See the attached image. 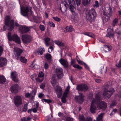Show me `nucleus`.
Here are the masks:
<instances>
[{"instance_id": "9", "label": "nucleus", "mask_w": 121, "mask_h": 121, "mask_svg": "<svg viewBox=\"0 0 121 121\" xmlns=\"http://www.w3.org/2000/svg\"><path fill=\"white\" fill-rule=\"evenodd\" d=\"M14 102L16 106H18L22 103V99L19 96H17L15 97L14 99Z\"/></svg>"}, {"instance_id": "49", "label": "nucleus", "mask_w": 121, "mask_h": 121, "mask_svg": "<svg viewBox=\"0 0 121 121\" xmlns=\"http://www.w3.org/2000/svg\"><path fill=\"white\" fill-rule=\"evenodd\" d=\"M53 50V48L52 46H50L48 48V51L49 52H51Z\"/></svg>"}, {"instance_id": "37", "label": "nucleus", "mask_w": 121, "mask_h": 121, "mask_svg": "<svg viewBox=\"0 0 121 121\" xmlns=\"http://www.w3.org/2000/svg\"><path fill=\"white\" fill-rule=\"evenodd\" d=\"M21 61L22 62L26 63L27 62V59L24 57H21L20 58Z\"/></svg>"}, {"instance_id": "5", "label": "nucleus", "mask_w": 121, "mask_h": 121, "mask_svg": "<svg viewBox=\"0 0 121 121\" xmlns=\"http://www.w3.org/2000/svg\"><path fill=\"white\" fill-rule=\"evenodd\" d=\"M69 3V7L71 11L73 14V15L75 17H77V14L75 12V3L74 0H72L71 1L70 0H68Z\"/></svg>"}, {"instance_id": "58", "label": "nucleus", "mask_w": 121, "mask_h": 121, "mask_svg": "<svg viewBox=\"0 0 121 121\" xmlns=\"http://www.w3.org/2000/svg\"><path fill=\"white\" fill-rule=\"evenodd\" d=\"M44 66L45 69H47L48 68V65L47 63H45L44 64Z\"/></svg>"}, {"instance_id": "27", "label": "nucleus", "mask_w": 121, "mask_h": 121, "mask_svg": "<svg viewBox=\"0 0 121 121\" xmlns=\"http://www.w3.org/2000/svg\"><path fill=\"white\" fill-rule=\"evenodd\" d=\"M65 29L66 31L68 32H71L73 30L72 26H67L65 27Z\"/></svg>"}, {"instance_id": "33", "label": "nucleus", "mask_w": 121, "mask_h": 121, "mask_svg": "<svg viewBox=\"0 0 121 121\" xmlns=\"http://www.w3.org/2000/svg\"><path fill=\"white\" fill-rule=\"evenodd\" d=\"M50 40V39L48 37H46L45 38V43L46 46L47 47L49 46V44L48 43V42Z\"/></svg>"}, {"instance_id": "38", "label": "nucleus", "mask_w": 121, "mask_h": 121, "mask_svg": "<svg viewBox=\"0 0 121 121\" xmlns=\"http://www.w3.org/2000/svg\"><path fill=\"white\" fill-rule=\"evenodd\" d=\"M28 104V102H27L24 105L23 107V111L26 112L27 111V106Z\"/></svg>"}, {"instance_id": "41", "label": "nucleus", "mask_w": 121, "mask_h": 121, "mask_svg": "<svg viewBox=\"0 0 121 121\" xmlns=\"http://www.w3.org/2000/svg\"><path fill=\"white\" fill-rule=\"evenodd\" d=\"M45 57L47 60H50L51 59V56L50 54L47 53L45 54Z\"/></svg>"}, {"instance_id": "16", "label": "nucleus", "mask_w": 121, "mask_h": 121, "mask_svg": "<svg viewBox=\"0 0 121 121\" xmlns=\"http://www.w3.org/2000/svg\"><path fill=\"white\" fill-rule=\"evenodd\" d=\"M56 74L59 78H61L63 75V69L61 68H57L56 69Z\"/></svg>"}, {"instance_id": "22", "label": "nucleus", "mask_w": 121, "mask_h": 121, "mask_svg": "<svg viewBox=\"0 0 121 121\" xmlns=\"http://www.w3.org/2000/svg\"><path fill=\"white\" fill-rule=\"evenodd\" d=\"M7 63V60L4 58L2 57L0 58V67L5 65Z\"/></svg>"}, {"instance_id": "24", "label": "nucleus", "mask_w": 121, "mask_h": 121, "mask_svg": "<svg viewBox=\"0 0 121 121\" xmlns=\"http://www.w3.org/2000/svg\"><path fill=\"white\" fill-rule=\"evenodd\" d=\"M104 114L103 113H101L98 115L96 118V121H103V117Z\"/></svg>"}, {"instance_id": "44", "label": "nucleus", "mask_w": 121, "mask_h": 121, "mask_svg": "<svg viewBox=\"0 0 121 121\" xmlns=\"http://www.w3.org/2000/svg\"><path fill=\"white\" fill-rule=\"evenodd\" d=\"M37 88V86H36V87L35 88V89L33 90H32V92L31 93V94H33L34 95H35L36 94V92L37 91L36 89Z\"/></svg>"}, {"instance_id": "51", "label": "nucleus", "mask_w": 121, "mask_h": 121, "mask_svg": "<svg viewBox=\"0 0 121 121\" xmlns=\"http://www.w3.org/2000/svg\"><path fill=\"white\" fill-rule=\"evenodd\" d=\"M117 110L116 109H115L113 110L111 113L110 114V115H112L116 113L117 112Z\"/></svg>"}, {"instance_id": "32", "label": "nucleus", "mask_w": 121, "mask_h": 121, "mask_svg": "<svg viewBox=\"0 0 121 121\" xmlns=\"http://www.w3.org/2000/svg\"><path fill=\"white\" fill-rule=\"evenodd\" d=\"M44 78H41L38 76L36 79V81L37 82H41L44 80Z\"/></svg>"}, {"instance_id": "34", "label": "nucleus", "mask_w": 121, "mask_h": 121, "mask_svg": "<svg viewBox=\"0 0 121 121\" xmlns=\"http://www.w3.org/2000/svg\"><path fill=\"white\" fill-rule=\"evenodd\" d=\"M100 71L101 72L100 73H102L103 72L105 73H106L107 71V68H104L103 66L101 67L100 69Z\"/></svg>"}, {"instance_id": "64", "label": "nucleus", "mask_w": 121, "mask_h": 121, "mask_svg": "<svg viewBox=\"0 0 121 121\" xmlns=\"http://www.w3.org/2000/svg\"><path fill=\"white\" fill-rule=\"evenodd\" d=\"M21 119L22 121H27V120H26V118L25 117H23Z\"/></svg>"}, {"instance_id": "46", "label": "nucleus", "mask_w": 121, "mask_h": 121, "mask_svg": "<svg viewBox=\"0 0 121 121\" xmlns=\"http://www.w3.org/2000/svg\"><path fill=\"white\" fill-rule=\"evenodd\" d=\"M44 74L43 73L40 72L39 73L38 76L41 78H44Z\"/></svg>"}, {"instance_id": "14", "label": "nucleus", "mask_w": 121, "mask_h": 121, "mask_svg": "<svg viewBox=\"0 0 121 121\" xmlns=\"http://www.w3.org/2000/svg\"><path fill=\"white\" fill-rule=\"evenodd\" d=\"M30 30V28L27 26H21L19 29V30L21 33L26 32Z\"/></svg>"}, {"instance_id": "18", "label": "nucleus", "mask_w": 121, "mask_h": 121, "mask_svg": "<svg viewBox=\"0 0 121 121\" xmlns=\"http://www.w3.org/2000/svg\"><path fill=\"white\" fill-rule=\"evenodd\" d=\"M112 48L110 45H106L104 46L101 48L102 52L104 53H106L111 51Z\"/></svg>"}, {"instance_id": "29", "label": "nucleus", "mask_w": 121, "mask_h": 121, "mask_svg": "<svg viewBox=\"0 0 121 121\" xmlns=\"http://www.w3.org/2000/svg\"><path fill=\"white\" fill-rule=\"evenodd\" d=\"M54 43L59 46H63L64 45L63 43L59 41H55Z\"/></svg>"}, {"instance_id": "3", "label": "nucleus", "mask_w": 121, "mask_h": 121, "mask_svg": "<svg viewBox=\"0 0 121 121\" xmlns=\"http://www.w3.org/2000/svg\"><path fill=\"white\" fill-rule=\"evenodd\" d=\"M103 15L106 16V17L103 18V22L104 23L107 24L106 23L108 22L110 20V17L112 15V10L111 8L108 6H105L103 9Z\"/></svg>"}, {"instance_id": "25", "label": "nucleus", "mask_w": 121, "mask_h": 121, "mask_svg": "<svg viewBox=\"0 0 121 121\" xmlns=\"http://www.w3.org/2000/svg\"><path fill=\"white\" fill-rule=\"evenodd\" d=\"M44 51L45 49L43 47H40L38 49V53L39 54L41 55L43 54V52Z\"/></svg>"}, {"instance_id": "48", "label": "nucleus", "mask_w": 121, "mask_h": 121, "mask_svg": "<svg viewBox=\"0 0 121 121\" xmlns=\"http://www.w3.org/2000/svg\"><path fill=\"white\" fill-rule=\"evenodd\" d=\"M118 19L117 18H115L113 21V26H114L118 22Z\"/></svg>"}, {"instance_id": "2", "label": "nucleus", "mask_w": 121, "mask_h": 121, "mask_svg": "<svg viewBox=\"0 0 121 121\" xmlns=\"http://www.w3.org/2000/svg\"><path fill=\"white\" fill-rule=\"evenodd\" d=\"M9 41V44L11 48H14V54L17 56L18 58L20 55L21 54L22 52V50L17 47L14 48V45L13 44L10 43V42L13 40L17 43L19 44L21 43V41L20 38L17 35L15 34H14L12 36L11 32H9L7 35Z\"/></svg>"}, {"instance_id": "50", "label": "nucleus", "mask_w": 121, "mask_h": 121, "mask_svg": "<svg viewBox=\"0 0 121 121\" xmlns=\"http://www.w3.org/2000/svg\"><path fill=\"white\" fill-rule=\"evenodd\" d=\"M45 86V82H43L40 85V87L41 89H43L44 88Z\"/></svg>"}, {"instance_id": "8", "label": "nucleus", "mask_w": 121, "mask_h": 121, "mask_svg": "<svg viewBox=\"0 0 121 121\" xmlns=\"http://www.w3.org/2000/svg\"><path fill=\"white\" fill-rule=\"evenodd\" d=\"M53 90L57 95L58 97H60L62 93V90L61 88L58 85H57L54 87Z\"/></svg>"}, {"instance_id": "61", "label": "nucleus", "mask_w": 121, "mask_h": 121, "mask_svg": "<svg viewBox=\"0 0 121 121\" xmlns=\"http://www.w3.org/2000/svg\"><path fill=\"white\" fill-rule=\"evenodd\" d=\"M30 94L29 93H26L25 94L26 97L27 98L29 97L30 96Z\"/></svg>"}, {"instance_id": "21", "label": "nucleus", "mask_w": 121, "mask_h": 121, "mask_svg": "<svg viewBox=\"0 0 121 121\" xmlns=\"http://www.w3.org/2000/svg\"><path fill=\"white\" fill-rule=\"evenodd\" d=\"M113 30L111 27H109L107 30V35H106L107 37L110 38L112 37L113 36V34L112 32Z\"/></svg>"}, {"instance_id": "17", "label": "nucleus", "mask_w": 121, "mask_h": 121, "mask_svg": "<svg viewBox=\"0 0 121 121\" xmlns=\"http://www.w3.org/2000/svg\"><path fill=\"white\" fill-rule=\"evenodd\" d=\"M19 87L17 84H15L12 86L10 89L12 93H15L18 92Z\"/></svg>"}, {"instance_id": "63", "label": "nucleus", "mask_w": 121, "mask_h": 121, "mask_svg": "<svg viewBox=\"0 0 121 121\" xmlns=\"http://www.w3.org/2000/svg\"><path fill=\"white\" fill-rule=\"evenodd\" d=\"M75 63V61L74 60L71 59V65H73Z\"/></svg>"}, {"instance_id": "53", "label": "nucleus", "mask_w": 121, "mask_h": 121, "mask_svg": "<svg viewBox=\"0 0 121 121\" xmlns=\"http://www.w3.org/2000/svg\"><path fill=\"white\" fill-rule=\"evenodd\" d=\"M38 96L39 98H42L44 96V95L43 93H41L39 94Z\"/></svg>"}, {"instance_id": "10", "label": "nucleus", "mask_w": 121, "mask_h": 121, "mask_svg": "<svg viewBox=\"0 0 121 121\" xmlns=\"http://www.w3.org/2000/svg\"><path fill=\"white\" fill-rule=\"evenodd\" d=\"M62 3L60 4V9L63 12L66 11V8L68 6L67 4L68 0H62Z\"/></svg>"}, {"instance_id": "42", "label": "nucleus", "mask_w": 121, "mask_h": 121, "mask_svg": "<svg viewBox=\"0 0 121 121\" xmlns=\"http://www.w3.org/2000/svg\"><path fill=\"white\" fill-rule=\"evenodd\" d=\"M42 101L43 102H46L48 103H49L52 102V101L49 99H42Z\"/></svg>"}, {"instance_id": "35", "label": "nucleus", "mask_w": 121, "mask_h": 121, "mask_svg": "<svg viewBox=\"0 0 121 121\" xmlns=\"http://www.w3.org/2000/svg\"><path fill=\"white\" fill-rule=\"evenodd\" d=\"M99 6V4L98 2L97 1H95V2L94 4L93 5V6L94 8H97Z\"/></svg>"}, {"instance_id": "4", "label": "nucleus", "mask_w": 121, "mask_h": 121, "mask_svg": "<svg viewBox=\"0 0 121 121\" xmlns=\"http://www.w3.org/2000/svg\"><path fill=\"white\" fill-rule=\"evenodd\" d=\"M10 17L8 16H6L5 18V24L9 31L12 30L14 28V21L13 20L10 21Z\"/></svg>"}, {"instance_id": "30", "label": "nucleus", "mask_w": 121, "mask_h": 121, "mask_svg": "<svg viewBox=\"0 0 121 121\" xmlns=\"http://www.w3.org/2000/svg\"><path fill=\"white\" fill-rule=\"evenodd\" d=\"M67 95L66 94L64 95V93L63 96L61 98V100L62 102L65 103L66 102V98L67 97Z\"/></svg>"}, {"instance_id": "62", "label": "nucleus", "mask_w": 121, "mask_h": 121, "mask_svg": "<svg viewBox=\"0 0 121 121\" xmlns=\"http://www.w3.org/2000/svg\"><path fill=\"white\" fill-rule=\"evenodd\" d=\"M116 104V102L115 101L113 103H112L110 105L111 107H112L113 106H114Z\"/></svg>"}, {"instance_id": "60", "label": "nucleus", "mask_w": 121, "mask_h": 121, "mask_svg": "<svg viewBox=\"0 0 121 121\" xmlns=\"http://www.w3.org/2000/svg\"><path fill=\"white\" fill-rule=\"evenodd\" d=\"M49 23L51 26H52L53 27H55V25L54 23L53 22H50Z\"/></svg>"}, {"instance_id": "54", "label": "nucleus", "mask_w": 121, "mask_h": 121, "mask_svg": "<svg viewBox=\"0 0 121 121\" xmlns=\"http://www.w3.org/2000/svg\"><path fill=\"white\" fill-rule=\"evenodd\" d=\"M53 18L56 21L59 22L60 21V19L57 17H53Z\"/></svg>"}, {"instance_id": "20", "label": "nucleus", "mask_w": 121, "mask_h": 121, "mask_svg": "<svg viewBox=\"0 0 121 121\" xmlns=\"http://www.w3.org/2000/svg\"><path fill=\"white\" fill-rule=\"evenodd\" d=\"M17 74L16 72H12L11 75V77L14 81L17 82L18 80L17 79Z\"/></svg>"}, {"instance_id": "7", "label": "nucleus", "mask_w": 121, "mask_h": 121, "mask_svg": "<svg viewBox=\"0 0 121 121\" xmlns=\"http://www.w3.org/2000/svg\"><path fill=\"white\" fill-rule=\"evenodd\" d=\"M88 19L91 21L94 20L96 16V13L95 10L92 9L89 11V12L88 14Z\"/></svg>"}, {"instance_id": "15", "label": "nucleus", "mask_w": 121, "mask_h": 121, "mask_svg": "<svg viewBox=\"0 0 121 121\" xmlns=\"http://www.w3.org/2000/svg\"><path fill=\"white\" fill-rule=\"evenodd\" d=\"M84 96L82 94H80L78 96H76L75 97V100L79 103L81 104L83 102L84 99Z\"/></svg>"}, {"instance_id": "43", "label": "nucleus", "mask_w": 121, "mask_h": 121, "mask_svg": "<svg viewBox=\"0 0 121 121\" xmlns=\"http://www.w3.org/2000/svg\"><path fill=\"white\" fill-rule=\"evenodd\" d=\"M32 67V69H33V68H34V69H38L39 68V66L37 65H35L34 66H33V65L32 64L30 66V67Z\"/></svg>"}, {"instance_id": "39", "label": "nucleus", "mask_w": 121, "mask_h": 121, "mask_svg": "<svg viewBox=\"0 0 121 121\" xmlns=\"http://www.w3.org/2000/svg\"><path fill=\"white\" fill-rule=\"evenodd\" d=\"M79 120L80 121H84L85 118L83 115H79Z\"/></svg>"}, {"instance_id": "31", "label": "nucleus", "mask_w": 121, "mask_h": 121, "mask_svg": "<svg viewBox=\"0 0 121 121\" xmlns=\"http://www.w3.org/2000/svg\"><path fill=\"white\" fill-rule=\"evenodd\" d=\"M70 87L69 85V84H68V86L67 87L65 91L64 92V95H65V94H66L67 95L69 93V91L70 89Z\"/></svg>"}, {"instance_id": "40", "label": "nucleus", "mask_w": 121, "mask_h": 121, "mask_svg": "<svg viewBox=\"0 0 121 121\" xmlns=\"http://www.w3.org/2000/svg\"><path fill=\"white\" fill-rule=\"evenodd\" d=\"M73 66L74 68H77L79 70L82 69V67L78 64H75L73 65Z\"/></svg>"}, {"instance_id": "23", "label": "nucleus", "mask_w": 121, "mask_h": 121, "mask_svg": "<svg viewBox=\"0 0 121 121\" xmlns=\"http://www.w3.org/2000/svg\"><path fill=\"white\" fill-rule=\"evenodd\" d=\"M51 82L52 86H55L57 85V82L55 77L54 76H52L51 79Z\"/></svg>"}, {"instance_id": "1", "label": "nucleus", "mask_w": 121, "mask_h": 121, "mask_svg": "<svg viewBox=\"0 0 121 121\" xmlns=\"http://www.w3.org/2000/svg\"><path fill=\"white\" fill-rule=\"evenodd\" d=\"M100 96L99 93L96 95L95 98L92 100L90 110L92 113L95 112L96 109L106 108L107 107L106 104L101 100Z\"/></svg>"}, {"instance_id": "19", "label": "nucleus", "mask_w": 121, "mask_h": 121, "mask_svg": "<svg viewBox=\"0 0 121 121\" xmlns=\"http://www.w3.org/2000/svg\"><path fill=\"white\" fill-rule=\"evenodd\" d=\"M60 63L65 68H67L68 67V62L66 60L64 59H60L59 60Z\"/></svg>"}, {"instance_id": "59", "label": "nucleus", "mask_w": 121, "mask_h": 121, "mask_svg": "<svg viewBox=\"0 0 121 121\" xmlns=\"http://www.w3.org/2000/svg\"><path fill=\"white\" fill-rule=\"evenodd\" d=\"M78 56H77L76 58H77V61H78V64H82V65L83 64V62L82 61L78 60Z\"/></svg>"}, {"instance_id": "47", "label": "nucleus", "mask_w": 121, "mask_h": 121, "mask_svg": "<svg viewBox=\"0 0 121 121\" xmlns=\"http://www.w3.org/2000/svg\"><path fill=\"white\" fill-rule=\"evenodd\" d=\"M73 119L70 117H67L65 120V121H73Z\"/></svg>"}, {"instance_id": "11", "label": "nucleus", "mask_w": 121, "mask_h": 121, "mask_svg": "<svg viewBox=\"0 0 121 121\" xmlns=\"http://www.w3.org/2000/svg\"><path fill=\"white\" fill-rule=\"evenodd\" d=\"M32 38L29 35H24L22 36V39L23 42L25 43H29L31 41Z\"/></svg>"}, {"instance_id": "26", "label": "nucleus", "mask_w": 121, "mask_h": 121, "mask_svg": "<svg viewBox=\"0 0 121 121\" xmlns=\"http://www.w3.org/2000/svg\"><path fill=\"white\" fill-rule=\"evenodd\" d=\"M6 79L5 77L3 75L0 76V82L2 84H4L6 81Z\"/></svg>"}, {"instance_id": "12", "label": "nucleus", "mask_w": 121, "mask_h": 121, "mask_svg": "<svg viewBox=\"0 0 121 121\" xmlns=\"http://www.w3.org/2000/svg\"><path fill=\"white\" fill-rule=\"evenodd\" d=\"M20 5L21 13V14L23 16H26L28 15V13L29 11L28 7H25L24 6L22 7L20 4Z\"/></svg>"}, {"instance_id": "55", "label": "nucleus", "mask_w": 121, "mask_h": 121, "mask_svg": "<svg viewBox=\"0 0 121 121\" xmlns=\"http://www.w3.org/2000/svg\"><path fill=\"white\" fill-rule=\"evenodd\" d=\"M3 45L2 46H0V56L3 52Z\"/></svg>"}, {"instance_id": "57", "label": "nucleus", "mask_w": 121, "mask_h": 121, "mask_svg": "<svg viewBox=\"0 0 121 121\" xmlns=\"http://www.w3.org/2000/svg\"><path fill=\"white\" fill-rule=\"evenodd\" d=\"M78 6L80 5L81 0H75Z\"/></svg>"}, {"instance_id": "45", "label": "nucleus", "mask_w": 121, "mask_h": 121, "mask_svg": "<svg viewBox=\"0 0 121 121\" xmlns=\"http://www.w3.org/2000/svg\"><path fill=\"white\" fill-rule=\"evenodd\" d=\"M37 75L35 74H34L31 75V79L33 80H36V78Z\"/></svg>"}, {"instance_id": "13", "label": "nucleus", "mask_w": 121, "mask_h": 121, "mask_svg": "<svg viewBox=\"0 0 121 121\" xmlns=\"http://www.w3.org/2000/svg\"><path fill=\"white\" fill-rule=\"evenodd\" d=\"M76 88L78 91H85L87 90L88 87L86 85L83 84L77 85Z\"/></svg>"}, {"instance_id": "52", "label": "nucleus", "mask_w": 121, "mask_h": 121, "mask_svg": "<svg viewBox=\"0 0 121 121\" xmlns=\"http://www.w3.org/2000/svg\"><path fill=\"white\" fill-rule=\"evenodd\" d=\"M40 29L42 31H44L45 29V27L43 25H40L39 26Z\"/></svg>"}, {"instance_id": "56", "label": "nucleus", "mask_w": 121, "mask_h": 121, "mask_svg": "<svg viewBox=\"0 0 121 121\" xmlns=\"http://www.w3.org/2000/svg\"><path fill=\"white\" fill-rule=\"evenodd\" d=\"M116 65L119 67H121V59L120 60L118 64H116Z\"/></svg>"}, {"instance_id": "28", "label": "nucleus", "mask_w": 121, "mask_h": 121, "mask_svg": "<svg viewBox=\"0 0 121 121\" xmlns=\"http://www.w3.org/2000/svg\"><path fill=\"white\" fill-rule=\"evenodd\" d=\"M83 34L88 36L94 38L95 37L94 35L91 33L86 32L83 33Z\"/></svg>"}, {"instance_id": "6", "label": "nucleus", "mask_w": 121, "mask_h": 121, "mask_svg": "<svg viewBox=\"0 0 121 121\" xmlns=\"http://www.w3.org/2000/svg\"><path fill=\"white\" fill-rule=\"evenodd\" d=\"M114 92V89L113 88H111L108 91L105 89L104 91L103 94V96L105 99H108L111 97Z\"/></svg>"}, {"instance_id": "36", "label": "nucleus", "mask_w": 121, "mask_h": 121, "mask_svg": "<svg viewBox=\"0 0 121 121\" xmlns=\"http://www.w3.org/2000/svg\"><path fill=\"white\" fill-rule=\"evenodd\" d=\"M90 0H82V4L84 5H86L89 3Z\"/></svg>"}]
</instances>
